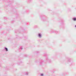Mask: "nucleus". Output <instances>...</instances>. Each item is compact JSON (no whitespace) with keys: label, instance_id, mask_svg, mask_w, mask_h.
<instances>
[{"label":"nucleus","instance_id":"nucleus-8","mask_svg":"<svg viewBox=\"0 0 76 76\" xmlns=\"http://www.w3.org/2000/svg\"><path fill=\"white\" fill-rule=\"evenodd\" d=\"M23 49V48H22V47H20V48L19 49V50H22Z\"/></svg>","mask_w":76,"mask_h":76},{"label":"nucleus","instance_id":"nucleus-7","mask_svg":"<svg viewBox=\"0 0 76 76\" xmlns=\"http://www.w3.org/2000/svg\"><path fill=\"white\" fill-rule=\"evenodd\" d=\"M4 49L6 51H8V49H7V48L4 47Z\"/></svg>","mask_w":76,"mask_h":76},{"label":"nucleus","instance_id":"nucleus-12","mask_svg":"<svg viewBox=\"0 0 76 76\" xmlns=\"http://www.w3.org/2000/svg\"><path fill=\"white\" fill-rule=\"evenodd\" d=\"M36 53H39V52L38 51H36Z\"/></svg>","mask_w":76,"mask_h":76},{"label":"nucleus","instance_id":"nucleus-17","mask_svg":"<svg viewBox=\"0 0 76 76\" xmlns=\"http://www.w3.org/2000/svg\"><path fill=\"white\" fill-rule=\"evenodd\" d=\"M20 63H22V62H20Z\"/></svg>","mask_w":76,"mask_h":76},{"label":"nucleus","instance_id":"nucleus-20","mask_svg":"<svg viewBox=\"0 0 76 76\" xmlns=\"http://www.w3.org/2000/svg\"><path fill=\"white\" fill-rule=\"evenodd\" d=\"M40 18H41V16H40Z\"/></svg>","mask_w":76,"mask_h":76},{"label":"nucleus","instance_id":"nucleus-3","mask_svg":"<svg viewBox=\"0 0 76 76\" xmlns=\"http://www.w3.org/2000/svg\"><path fill=\"white\" fill-rule=\"evenodd\" d=\"M38 36L39 38H42V34L41 33L38 34Z\"/></svg>","mask_w":76,"mask_h":76},{"label":"nucleus","instance_id":"nucleus-11","mask_svg":"<svg viewBox=\"0 0 76 76\" xmlns=\"http://www.w3.org/2000/svg\"><path fill=\"white\" fill-rule=\"evenodd\" d=\"M31 1H32V0H28V1L29 3L30 2H31Z\"/></svg>","mask_w":76,"mask_h":76},{"label":"nucleus","instance_id":"nucleus-14","mask_svg":"<svg viewBox=\"0 0 76 76\" xmlns=\"http://www.w3.org/2000/svg\"><path fill=\"white\" fill-rule=\"evenodd\" d=\"M25 75H28V72H26L25 74Z\"/></svg>","mask_w":76,"mask_h":76},{"label":"nucleus","instance_id":"nucleus-13","mask_svg":"<svg viewBox=\"0 0 76 76\" xmlns=\"http://www.w3.org/2000/svg\"><path fill=\"white\" fill-rule=\"evenodd\" d=\"M40 75L41 76H44V74L42 73Z\"/></svg>","mask_w":76,"mask_h":76},{"label":"nucleus","instance_id":"nucleus-19","mask_svg":"<svg viewBox=\"0 0 76 76\" xmlns=\"http://www.w3.org/2000/svg\"><path fill=\"white\" fill-rule=\"evenodd\" d=\"M0 29H1V27H0Z\"/></svg>","mask_w":76,"mask_h":76},{"label":"nucleus","instance_id":"nucleus-1","mask_svg":"<svg viewBox=\"0 0 76 76\" xmlns=\"http://www.w3.org/2000/svg\"><path fill=\"white\" fill-rule=\"evenodd\" d=\"M46 61H48V62L49 63H51V62H52V61H51V60L50 59H49L48 58H46Z\"/></svg>","mask_w":76,"mask_h":76},{"label":"nucleus","instance_id":"nucleus-9","mask_svg":"<svg viewBox=\"0 0 76 76\" xmlns=\"http://www.w3.org/2000/svg\"><path fill=\"white\" fill-rule=\"evenodd\" d=\"M41 20H42V21H43V22H45V20H44V19H43L42 18H41Z\"/></svg>","mask_w":76,"mask_h":76},{"label":"nucleus","instance_id":"nucleus-6","mask_svg":"<svg viewBox=\"0 0 76 76\" xmlns=\"http://www.w3.org/2000/svg\"><path fill=\"white\" fill-rule=\"evenodd\" d=\"M72 20H74V21H76V18L74 17L72 18Z\"/></svg>","mask_w":76,"mask_h":76},{"label":"nucleus","instance_id":"nucleus-4","mask_svg":"<svg viewBox=\"0 0 76 76\" xmlns=\"http://www.w3.org/2000/svg\"><path fill=\"white\" fill-rule=\"evenodd\" d=\"M71 60H72V59H71L70 58H68V61H67L68 63V62H70Z\"/></svg>","mask_w":76,"mask_h":76},{"label":"nucleus","instance_id":"nucleus-10","mask_svg":"<svg viewBox=\"0 0 76 76\" xmlns=\"http://www.w3.org/2000/svg\"><path fill=\"white\" fill-rule=\"evenodd\" d=\"M44 56H47V53H44Z\"/></svg>","mask_w":76,"mask_h":76},{"label":"nucleus","instance_id":"nucleus-15","mask_svg":"<svg viewBox=\"0 0 76 76\" xmlns=\"http://www.w3.org/2000/svg\"><path fill=\"white\" fill-rule=\"evenodd\" d=\"M25 57H26L27 56V55H24Z\"/></svg>","mask_w":76,"mask_h":76},{"label":"nucleus","instance_id":"nucleus-5","mask_svg":"<svg viewBox=\"0 0 76 76\" xmlns=\"http://www.w3.org/2000/svg\"><path fill=\"white\" fill-rule=\"evenodd\" d=\"M75 65V64L73 62H71V64H70V66H74Z\"/></svg>","mask_w":76,"mask_h":76},{"label":"nucleus","instance_id":"nucleus-18","mask_svg":"<svg viewBox=\"0 0 76 76\" xmlns=\"http://www.w3.org/2000/svg\"><path fill=\"white\" fill-rule=\"evenodd\" d=\"M4 19H5V17L4 18Z\"/></svg>","mask_w":76,"mask_h":76},{"label":"nucleus","instance_id":"nucleus-2","mask_svg":"<svg viewBox=\"0 0 76 76\" xmlns=\"http://www.w3.org/2000/svg\"><path fill=\"white\" fill-rule=\"evenodd\" d=\"M44 63V61H43L41 60L40 62V65H43V64Z\"/></svg>","mask_w":76,"mask_h":76},{"label":"nucleus","instance_id":"nucleus-16","mask_svg":"<svg viewBox=\"0 0 76 76\" xmlns=\"http://www.w3.org/2000/svg\"><path fill=\"white\" fill-rule=\"evenodd\" d=\"M55 33H56V34H58V31H56L55 32Z\"/></svg>","mask_w":76,"mask_h":76}]
</instances>
